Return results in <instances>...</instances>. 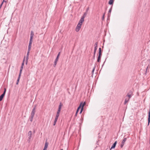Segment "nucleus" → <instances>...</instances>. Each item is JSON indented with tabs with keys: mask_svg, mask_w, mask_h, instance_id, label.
<instances>
[{
	"mask_svg": "<svg viewBox=\"0 0 150 150\" xmlns=\"http://www.w3.org/2000/svg\"><path fill=\"white\" fill-rule=\"evenodd\" d=\"M95 57V55H94H94H93V58H94Z\"/></svg>",
	"mask_w": 150,
	"mask_h": 150,
	"instance_id": "58836bf2",
	"label": "nucleus"
},
{
	"mask_svg": "<svg viewBox=\"0 0 150 150\" xmlns=\"http://www.w3.org/2000/svg\"><path fill=\"white\" fill-rule=\"evenodd\" d=\"M117 143V141H116L112 145L111 148L110 149V150H111V149H112L115 148V147L116 146Z\"/></svg>",
	"mask_w": 150,
	"mask_h": 150,
	"instance_id": "6e6552de",
	"label": "nucleus"
},
{
	"mask_svg": "<svg viewBox=\"0 0 150 150\" xmlns=\"http://www.w3.org/2000/svg\"><path fill=\"white\" fill-rule=\"evenodd\" d=\"M114 0H113V1H114Z\"/></svg>",
	"mask_w": 150,
	"mask_h": 150,
	"instance_id": "a18cd8bd",
	"label": "nucleus"
},
{
	"mask_svg": "<svg viewBox=\"0 0 150 150\" xmlns=\"http://www.w3.org/2000/svg\"><path fill=\"white\" fill-rule=\"evenodd\" d=\"M33 40H30L28 46V50H30L31 47V45L32 43Z\"/></svg>",
	"mask_w": 150,
	"mask_h": 150,
	"instance_id": "39448f33",
	"label": "nucleus"
},
{
	"mask_svg": "<svg viewBox=\"0 0 150 150\" xmlns=\"http://www.w3.org/2000/svg\"><path fill=\"white\" fill-rule=\"evenodd\" d=\"M62 104L61 103H59V106L57 112V113L59 114L60 112V110L61 108V107L62 106Z\"/></svg>",
	"mask_w": 150,
	"mask_h": 150,
	"instance_id": "f03ea898",
	"label": "nucleus"
},
{
	"mask_svg": "<svg viewBox=\"0 0 150 150\" xmlns=\"http://www.w3.org/2000/svg\"><path fill=\"white\" fill-rule=\"evenodd\" d=\"M61 150H63V149H61Z\"/></svg>",
	"mask_w": 150,
	"mask_h": 150,
	"instance_id": "37998d69",
	"label": "nucleus"
},
{
	"mask_svg": "<svg viewBox=\"0 0 150 150\" xmlns=\"http://www.w3.org/2000/svg\"><path fill=\"white\" fill-rule=\"evenodd\" d=\"M101 57L98 56V59H97V62H99L100 61Z\"/></svg>",
	"mask_w": 150,
	"mask_h": 150,
	"instance_id": "393cba45",
	"label": "nucleus"
},
{
	"mask_svg": "<svg viewBox=\"0 0 150 150\" xmlns=\"http://www.w3.org/2000/svg\"><path fill=\"white\" fill-rule=\"evenodd\" d=\"M5 150H6V149H5Z\"/></svg>",
	"mask_w": 150,
	"mask_h": 150,
	"instance_id": "c03bdc74",
	"label": "nucleus"
},
{
	"mask_svg": "<svg viewBox=\"0 0 150 150\" xmlns=\"http://www.w3.org/2000/svg\"><path fill=\"white\" fill-rule=\"evenodd\" d=\"M30 51V50H28L26 59H28V57Z\"/></svg>",
	"mask_w": 150,
	"mask_h": 150,
	"instance_id": "6ab92c4d",
	"label": "nucleus"
},
{
	"mask_svg": "<svg viewBox=\"0 0 150 150\" xmlns=\"http://www.w3.org/2000/svg\"><path fill=\"white\" fill-rule=\"evenodd\" d=\"M86 103L85 102H84L83 103H82V102H81V103L80 105H79V107H78V108L77 110L76 114L75 115V117H76L77 114L79 111V110L80 109L81 107L82 108H81V111L80 112V113H81V112L83 110V107L84 106V105L86 104Z\"/></svg>",
	"mask_w": 150,
	"mask_h": 150,
	"instance_id": "f257e3e1",
	"label": "nucleus"
},
{
	"mask_svg": "<svg viewBox=\"0 0 150 150\" xmlns=\"http://www.w3.org/2000/svg\"><path fill=\"white\" fill-rule=\"evenodd\" d=\"M131 93L130 94V92L129 93H127V96L128 97H129V99L132 96V92H130Z\"/></svg>",
	"mask_w": 150,
	"mask_h": 150,
	"instance_id": "9b49d317",
	"label": "nucleus"
},
{
	"mask_svg": "<svg viewBox=\"0 0 150 150\" xmlns=\"http://www.w3.org/2000/svg\"><path fill=\"white\" fill-rule=\"evenodd\" d=\"M88 10V8H87V11Z\"/></svg>",
	"mask_w": 150,
	"mask_h": 150,
	"instance_id": "79ce46f5",
	"label": "nucleus"
},
{
	"mask_svg": "<svg viewBox=\"0 0 150 150\" xmlns=\"http://www.w3.org/2000/svg\"><path fill=\"white\" fill-rule=\"evenodd\" d=\"M84 21V19L81 18V19H80V21H79V23L81 24H82L83 23V22Z\"/></svg>",
	"mask_w": 150,
	"mask_h": 150,
	"instance_id": "ddd939ff",
	"label": "nucleus"
},
{
	"mask_svg": "<svg viewBox=\"0 0 150 150\" xmlns=\"http://www.w3.org/2000/svg\"><path fill=\"white\" fill-rule=\"evenodd\" d=\"M28 59H26L25 64L27 65L28 62Z\"/></svg>",
	"mask_w": 150,
	"mask_h": 150,
	"instance_id": "2f4dec72",
	"label": "nucleus"
},
{
	"mask_svg": "<svg viewBox=\"0 0 150 150\" xmlns=\"http://www.w3.org/2000/svg\"><path fill=\"white\" fill-rule=\"evenodd\" d=\"M5 94H2V95H1V97H3V98L4 97V96H5Z\"/></svg>",
	"mask_w": 150,
	"mask_h": 150,
	"instance_id": "c9c22d12",
	"label": "nucleus"
},
{
	"mask_svg": "<svg viewBox=\"0 0 150 150\" xmlns=\"http://www.w3.org/2000/svg\"><path fill=\"white\" fill-rule=\"evenodd\" d=\"M60 52H59L58 53L57 56V57L56 58L55 60H57V61H58V59H59V56L60 55Z\"/></svg>",
	"mask_w": 150,
	"mask_h": 150,
	"instance_id": "412c9836",
	"label": "nucleus"
},
{
	"mask_svg": "<svg viewBox=\"0 0 150 150\" xmlns=\"http://www.w3.org/2000/svg\"><path fill=\"white\" fill-rule=\"evenodd\" d=\"M6 89L5 88H4V91L3 93V94H5V93H6Z\"/></svg>",
	"mask_w": 150,
	"mask_h": 150,
	"instance_id": "473e14b6",
	"label": "nucleus"
},
{
	"mask_svg": "<svg viewBox=\"0 0 150 150\" xmlns=\"http://www.w3.org/2000/svg\"><path fill=\"white\" fill-rule=\"evenodd\" d=\"M86 14H87V13L86 12L84 13V14H83V16H82V17L81 18L84 19V18L86 16Z\"/></svg>",
	"mask_w": 150,
	"mask_h": 150,
	"instance_id": "5701e85b",
	"label": "nucleus"
},
{
	"mask_svg": "<svg viewBox=\"0 0 150 150\" xmlns=\"http://www.w3.org/2000/svg\"><path fill=\"white\" fill-rule=\"evenodd\" d=\"M97 45H98V42H96L95 43V44H94V46H95L94 48H97Z\"/></svg>",
	"mask_w": 150,
	"mask_h": 150,
	"instance_id": "cd10ccee",
	"label": "nucleus"
},
{
	"mask_svg": "<svg viewBox=\"0 0 150 150\" xmlns=\"http://www.w3.org/2000/svg\"><path fill=\"white\" fill-rule=\"evenodd\" d=\"M25 57L24 58V59H23V63H22V64L21 66V69H20V73H21L22 71L23 70V66L24 65V61H25Z\"/></svg>",
	"mask_w": 150,
	"mask_h": 150,
	"instance_id": "20e7f679",
	"label": "nucleus"
},
{
	"mask_svg": "<svg viewBox=\"0 0 150 150\" xmlns=\"http://www.w3.org/2000/svg\"><path fill=\"white\" fill-rule=\"evenodd\" d=\"M34 33L33 31H31V33H30V40H32L33 38V37L34 36Z\"/></svg>",
	"mask_w": 150,
	"mask_h": 150,
	"instance_id": "1a4fd4ad",
	"label": "nucleus"
},
{
	"mask_svg": "<svg viewBox=\"0 0 150 150\" xmlns=\"http://www.w3.org/2000/svg\"><path fill=\"white\" fill-rule=\"evenodd\" d=\"M81 25H82V24H80L79 23H78V25H77V26H78L79 27L81 28Z\"/></svg>",
	"mask_w": 150,
	"mask_h": 150,
	"instance_id": "c756f323",
	"label": "nucleus"
},
{
	"mask_svg": "<svg viewBox=\"0 0 150 150\" xmlns=\"http://www.w3.org/2000/svg\"><path fill=\"white\" fill-rule=\"evenodd\" d=\"M48 143L47 142H46L45 144V146L44 147V149H47V148L48 147Z\"/></svg>",
	"mask_w": 150,
	"mask_h": 150,
	"instance_id": "f8f14e48",
	"label": "nucleus"
},
{
	"mask_svg": "<svg viewBox=\"0 0 150 150\" xmlns=\"http://www.w3.org/2000/svg\"><path fill=\"white\" fill-rule=\"evenodd\" d=\"M94 69H95V67L93 69V70H92V72H93L94 71Z\"/></svg>",
	"mask_w": 150,
	"mask_h": 150,
	"instance_id": "4c0bfd02",
	"label": "nucleus"
},
{
	"mask_svg": "<svg viewBox=\"0 0 150 150\" xmlns=\"http://www.w3.org/2000/svg\"><path fill=\"white\" fill-rule=\"evenodd\" d=\"M57 61H58L55 60V61H54V64L53 65L54 66V67H55V66H56V65L57 63Z\"/></svg>",
	"mask_w": 150,
	"mask_h": 150,
	"instance_id": "bb28decb",
	"label": "nucleus"
},
{
	"mask_svg": "<svg viewBox=\"0 0 150 150\" xmlns=\"http://www.w3.org/2000/svg\"><path fill=\"white\" fill-rule=\"evenodd\" d=\"M3 98V97H1V96H0V101L2 100Z\"/></svg>",
	"mask_w": 150,
	"mask_h": 150,
	"instance_id": "72a5a7b5",
	"label": "nucleus"
},
{
	"mask_svg": "<svg viewBox=\"0 0 150 150\" xmlns=\"http://www.w3.org/2000/svg\"><path fill=\"white\" fill-rule=\"evenodd\" d=\"M28 136H29V139L28 141L29 142L30 141V139L32 135V132L31 131H30L28 132Z\"/></svg>",
	"mask_w": 150,
	"mask_h": 150,
	"instance_id": "0eeeda50",
	"label": "nucleus"
},
{
	"mask_svg": "<svg viewBox=\"0 0 150 150\" xmlns=\"http://www.w3.org/2000/svg\"><path fill=\"white\" fill-rule=\"evenodd\" d=\"M124 145V144H122L121 143V144L120 145V147L121 148H122V147H123V146Z\"/></svg>",
	"mask_w": 150,
	"mask_h": 150,
	"instance_id": "f704fd0d",
	"label": "nucleus"
},
{
	"mask_svg": "<svg viewBox=\"0 0 150 150\" xmlns=\"http://www.w3.org/2000/svg\"><path fill=\"white\" fill-rule=\"evenodd\" d=\"M113 0H110L108 4L110 5H112L113 3Z\"/></svg>",
	"mask_w": 150,
	"mask_h": 150,
	"instance_id": "a211bd4d",
	"label": "nucleus"
},
{
	"mask_svg": "<svg viewBox=\"0 0 150 150\" xmlns=\"http://www.w3.org/2000/svg\"><path fill=\"white\" fill-rule=\"evenodd\" d=\"M43 150H47V149H43Z\"/></svg>",
	"mask_w": 150,
	"mask_h": 150,
	"instance_id": "ea45409f",
	"label": "nucleus"
},
{
	"mask_svg": "<svg viewBox=\"0 0 150 150\" xmlns=\"http://www.w3.org/2000/svg\"><path fill=\"white\" fill-rule=\"evenodd\" d=\"M97 49V48H94V51L93 53V54H94V55H95L96 53V51Z\"/></svg>",
	"mask_w": 150,
	"mask_h": 150,
	"instance_id": "c85d7f7f",
	"label": "nucleus"
},
{
	"mask_svg": "<svg viewBox=\"0 0 150 150\" xmlns=\"http://www.w3.org/2000/svg\"><path fill=\"white\" fill-rule=\"evenodd\" d=\"M59 114L57 113V114H56L55 118L58 119V117L59 116Z\"/></svg>",
	"mask_w": 150,
	"mask_h": 150,
	"instance_id": "a878e982",
	"label": "nucleus"
},
{
	"mask_svg": "<svg viewBox=\"0 0 150 150\" xmlns=\"http://www.w3.org/2000/svg\"><path fill=\"white\" fill-rule=\"evenodd\" d=\"M5 94H2V95H1V97H3V98L4 97V96H5Z\"/></svg>",
	"mask_w": 150,
	"mask_h": 150,
	"instance_id": "e433bc0d",
	"label": "nucleus"
},
{
	"mask_svg": "<svg viewBox=\"0 0 150 150\" xmlns=\"http://www.w3.org/2000/svg\"><path fill=\"white\" fill-rule=\"evenodd\" d=\"M80 28H81L77 26L75 29V30L76 32H78L79 31Z\"/></svg>",
	"mask_w": 150,
	"mask_h": 150,
	"instance_id": "2eb2a0df",
	"label": "nucleus"
},
{
	"mask_svg": "<svg viewBox=\"0 0 150 150\" xmlns=\"http://www.w3.org/2000/svg\"><path fill=\"white\" fill-rule=\"evenodd\" d=\"M105 13H104V14L103 15L102 18V20H103L104 19V17H105Z\"/></svg>",
	"mask_w": 150,
	"mask_h": 150,
	"instance_id": "7c9ffc66",
	"label": "nucleus"
},
{
	"mask_svg": "<svg viewBox=\"0 0 150 150\" xmlns=\"http://www.w3.org/2000/svg\"><path fill=\"white\" fill-rule=\"evenodd\" d=\"M4 0H3V2H4Z\"/></svg>",
	"mask_w": 150,
	"mask_h": 150,
	"instance_id": "a19ab883",
	"label": "nucleus"
},
{
	"mask_svg": "<svg viewBox=\"0 0 150 150\" xmlns=\"http://www.w3.org/2000/svg\"><path fill=\"white\" fill-rule=\"evenodd\" d=\"M36 106H35V107H34L33 108V109L32 110V111L31 112H32L34 113H35V110L36 109Z\"/></svg>",
	"mask_w": 150,
	"mask_h": 150,
	"instance_id": "f3484780",
	"label": "nucleus"
},
{
	"mask_svg": "<svg viewBox=\"0 0 150 150\" xmlns=\"http://www.w3.org/2000/svg\"><path fill=\"white\" fill-rule=\"evenodd\" d=\"M112 6L111 7V8L110 9L108 12V16H110V13H111V12L112 10Z\"/></svg>",
	"mask_w": 150,
	"mask_h": 150,
	"instance_id": "aec40b11",
	"label": "nucleus"
},
{
	"mask_svg": "<svg viewBox=\"0 0 150 150\" xmlns=\"http://www.w3.org/2000/svg\"><path fill=\"white\" fill-rule=\"evenodd\" d=\"M57 120H58V119H56V118L54 120V124H53V125L54 126L55 125L56 122H57Z\"/></svg>",
	"mask_w": 150,
	"mask_h": 150,
	"instance_id": "b1692460",
	"label": "nucleus"
},
{
	"mask_svg": "<svg viewBox=\"0 0 150 150\" xmlns=\"http://www.w3.org/2000/svg\"><path fill=\"white\" fill-rule=\"evenodd\" d=\"M150 122V106L149 109V111L148 113V126H149Z\"/></svg>",
	"mask_w": 150,
	"mask_h": 150,
	"instance_id": "423d86ee",
	"label": "nucleus"
},
{
	"mask_svg": "<svg viewBox=\"0 0 150 150\" xmlns=\"http://www.w3.org/2000/svg\"><path fill=\"white\" fill-rule=\"evenodd\" d=\"M21 73H19V75L18 76V79L17 80V82L16 83V85H18V82H19V80H20V77L21 76Z\"/></svg>",
	"mask_w": 150,
	"mask_h": 150,
	"instance_id": "9d476101",
	"label": "nucleus"
},
{
	"mask_svg": "<svg viewBox=\"0 0 150 150\" xmlns=\"http://www.w3.org/2000/svg\"><path fill=\"white\" fill-rule=\"evenodd\" d=\"M35 114V113L31 112V116L30 118V120L31 122H32L33 121V118Z\"/></svg>",
	"mask_w": 150,
	"mask_h": 150,
	"instance_id": "7ed1b4c3",
	"label": "nucleus"
},
{
	"mask_svg": "<svg viewBox=\"0 0 150 150\" xmlns=\"http://www.w3.org/2000/svg\"><path fill=\"white\" fill-rule=\"evenodd\" d=\"M98 56L101 57L102 55L101 51V48H99V52H98Z\"/></svg>",
	"mask_w": 150,
	"mask_h": 150,
	"instance_id": "4468645a",
	"label": "nucleus"
},
{
	"mask_svg": "<svg viewBox=\"0 0 150 150\" xmlns=\"http://www.w3.org/2000/svg\"><path fill=\"white\" fill-rule=\"evenodd\" d=\"M129 99H127V98H126L125 99V102L124 103V104L125 105L127 103V102L129 101Z\"/></svg>",
	"mask_w": 150,
	"mask_h": 150,
	"instance_id": "4be33fe9",
	"label": "nucleus"
},
{
	"mask_svg": "<svg viewBox=\"0 0 150 150\" xmlns=\"http://www.w3.org/2000/svg\"><path fill=\"white\" fill-rule=\"evenodd\" d=\"M127 139L126 138H124L123 140L122 141L121 143L124 144L125 142L127 140Z\"/></svg>",
	"mask_w": 150,
	"mask_h": 150,
	"instance_id": "dca6fc26",
	"label": "nucleus"
}]
</instances>
